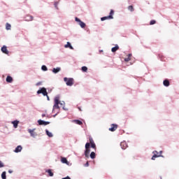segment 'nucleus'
<instances>
[{"label": "nucleus", "mask_w": 179, "mask_h": 179, "mask_svg": "<svg viewBox=\"0 0 179 179\" xmlns=\"http://www.w3.org/2000/svg\"><path fill=\"white\" fill-rule=\"evenodd\" d=\"M4 166L5 165H3V163L1 161H0V169Z\"/></svg>", "instance_id": "nucleus-37"}, {"label": "nucleus", "mask_w": 179, "mask_h": 179, "mask_svg": "<svg viewBox=\"0 0 179 179\" xmlns=\"http://www.w3.org/2000/svg\"><path fill=\"white\" fill-rule=\"evenodd\" d=\"M94 143V141H93V138L90 137V145Z\"/></svg>", "instance_id": "nucleus-32"}, {"label": "nucleus", "mask_w": 179, "mask_h": 179, "mask_svg": "<svg viewBox=\"0 0 179 179\" xmlns=\"http://www.w3.org/2000/svg\"><path fill=\"white\" fill-rule=\"evenodd\" d=\"M91 159H95L96 158V153L94 152H92L90 154Z\"/></svg>", "instance_id": "nucleus-27"}, {"label": "nucleus", "mask_w": 179, "mask_h": 179, "mask_svg": "<svg viewBox=\"0 0 179 179\" xmlns=\"http://www.w3.org/2000/svg\"><path fill=\"white\" fill-rule=\"evenodd\" d=\"M128 10H130V12H134V6H129Z\"/></svg>", "instance_id": "nucleus-29"}, {"label": "nucleus", "mask_w": 179, "mask_h": 179, "mask_svg": "<svg viewBox=\"0 0 179 179\" xmlns=\"http://www.w3.org/2000/svg\"><path fill=\"white\" fill-rule=\"evenodd\" d=\"M59 104H61V102L59 101V96H56L55 98V104L52 109L53 113H55V110H59Z\"/></svg>", "instance_id": "nucleus-1"}, {"label": "nucleus", "mask_w": 179, "mask_h": 179, "mask_svg": "<svg viewBox=\"0 0 179 179\" xmlns=\"http://www.w3.org/2000/svg\"><path fill=\"white\" fill-rule=\"evenodd\" d=\"M1 51L2 52H3V54H9V51H8V48H6V45H3L2 48H1Z\"/></svg>", "instance_id": "nucleus-7"}, {"label": "nucleus", "mask_w": 179, "mask_h": 179, "mask_svg": "<svg viewBox=\"0 0 179 179\" xmlns=\"http://www.w3.org/2000/svg\"><path fill=\"white\" fill-rule=\"evenodd\" d=\"M110 127H111L109 128V131H110L111 132H114L117 129V128H118V125L115 124H112Z\"/></svg>", "instance_id": "nucleus-5"}, {"label": "nucleus", "mask_w": 179, "mask_h": 179, "mask_svg": "<svg viewBox=\"0 0 179 179\" xmlns=\"http://www.w3.org/2000/svg\"><path fill=\"white\" fill-rule=\"evenodd\" d=\"M38 124L39 125H48V124H50V122H45L44 120H38Z\"/></svg>", "instance_id": "nucleus-6"}, {"label": "nucleus", "mask_w": 179, "mask_h": 179, "mask_svg": "<svg viewBox=\"0 0 179 179\" xmlns=\"http://www.w3.org/2000/svg\"><path fill=\"white\" fill-rule=\"evenodd\" d=\"M62 179H71V178L69 176H67L66 178H63Z\"/></svg>", "instance_id": "nucleus-40"}, {"label": "nucleus", "mask_w": 179, "mask_h": 179, "mask_svg": "<svg viewBox=\"0 0 179 179\" xmlns=\"http://www.w3.org/2000/svg\"><path fill=\"white\" fill-rule=\"evenodd\" d=\"M85 149H90V143H87L85 144Z\"/></svg>", "instance_id": "nucleus-31"}, {"label": "nucleus", "mask_w": 179, "mask_h": 179, "mask_svg": "<svg viewBox=\"0 0 179 179\" xmlns=\"http://www.w3.org/2000/svg\"><path fill=\"white\" fill-rule=\"evenodd\" d=\"M90 154V148L85 149V157L89 159V155Z\"/></svg>", "instance_id": "nucleus-11"}, {"label": "nucleus", "mask_w": 179, "mask_h": 179, "mask_svg": "<svg viewBox=\"0 0 179 179\" xmlns=\"http://www.w3.org/2000/svg\"><path fill=\"white\" fill-rule=\"evenodd\" d=\"M65 48H69L70 50H73V47L71 45V43L67 42L66 45H64Z\"/></svg>", "instance_id": "nucleus-16"}, {"label": "nucleus", "mask_w": 179, "mask_h": 179, "mask_svg": "<svg viewBox=\"0 0 179 179\" xmlns=\"http://www.w3.org/2000/svg\"><path fill=\"white\" fill-rule=\"evenodd\" d=\"M59 71H61V68H59V67H57V68H54L53 69H52V72H53V73H58V72H59Z\"/></svg>", "instance_id": "nucleus-20"}, {"label": "nucleus", "mask_w": 179, "mask_h": 179, "mask_svg": "<svg viewBox=\"0 0 179 179\" xmlns=\"http://www.w3.org/2000/svg\"><path fill=\"white\" fill-rule=\"evenodd\" d=\"M108 19H114V17H113V16H106V17H101V20L102 21V22H104V20H108Z\"/></svg>", "instance_id": "nucleus-10"}, {"label": "nucleus", "mask_w": 179, "mask_h": 179, "mask_svg": "<svg viewBox=\"0 0 179 179\" xmlns=\"http://www.w3.org/2000/svg\"><path fill=\"white\" fill-rule=\"evenodd\" d=\"M76 22H77L79 24V26H80V27H82V29H85L86 27V24L83 22H82V20H80V19L78 18V17H76L75 18Z\"/></svg>", "instance_id": "nucleus-3"}, {"label": "nucleus", "mask_w": 179, "mask_h": 179, "mask_svg": "<svg viewBox=\"0 0 179 179\" xmlns=\"http://www.w3.org/2000/svg\"><path fill=\"white\" fill-rule=\"evenodd\" d=\"M163 85L164 86L168 87V86H170V81H169V80H164L163 82Z\"/></svg>", "instance_id": "nucleus-17"}, {"label": "nucleus", "mask_w": 179, "mask_h": 179, "mask_svg": "<svg viewBox=\"0 0 179 179\" xmlns=\"http://www.w3.org/2000/svg\"><path fill=\"white\" fill-rule=\"evenodd\" d=\"M153 155H154L152 157V160H155L156 157H160V155H159V152H157V151H154Z\"/></svg>", "instance_id": "nucleus-8"}, {"label": "nucleus", "mask_w": 179, "mask_h": 179, "mask_svg": "<svg viewBox=\"0 0 179 179\" xmlns=\"http://www.w3.org/2000/svg\"><path fill=\"white\" fill-rule=\"evenodd\" d=\"M118 50H120V46L116 45L115 47L112 48L111 51L112 52H115L116 51H118Z\"/></svg>", "instance_id": "nucleus-13"}, {"label": "nucleus", "mask_w": 179, "mask_h": 179, "mask_svg": "<svg viewBox=\"0 0 179 179\" xmlns=\"http://www.w3.org/2000/svg\"><path fill=\"white\" fill-rule=\"evenodd\" d=\"M91 148H92V149H96V143H92L91 144Z\"/></svg>", "instance_id": "nucleus-35"}, {"label": "nucleus", "mask_w": 179, "mask_h": 179, "mask_svg": "<svg viewBox=\"0 0 179 179\" xmlns=\"http://www.w3.org/2000/svg\"><path fill=\"white\" fill-rule=\"evenodd\" d=\"M38 94H43V96H48L47 89L42 87L41 90L37 91Z\"/></svg>", "instance_id": "nucleus-4"}, {"label": "nucleus", "mask_w": 179, "mask_h": 179, "mask_svg": "<svg viewBox=\"0 0 179 179\" xmlns=\"http://www.w3.org/2000/svg\"><path fill=\"white\" fill-rule=\"evenodd\" d=\"M46 173H48L50 177H52L54 176V173H52V171L51 169H48V171H46Z\"/></svg>", "instance_id": "nucleus-21"}, {"label": "nucleus", "mask_w": 179, "mask_h": 179, "mask_svg": "<svg viewBox=\"0 0 179 179\" xmlns=\"http://www.w3.org/2000/svg\"><path fill=\"white\" fill-rule=\"evenodd\" d=\"M1 178H2V179H6V171H3V172L1 173Z\"/></svg>", "instance_id": "nucleus-28"}, {"label": "nucleus", "mask_w": 179, "mask_h": 179, "mask_svg": "<svg viewBox=\"0 0 179 179\" xmlns=\"http://www.w3.org/2000/svg\"><path fill=\"white\" fill-rule=\"evenodd\" d=\"M34 17L31 15H27L25 17L26 22H31L33 20Z\"/></svg>", "instance_id": "nucleus-9"}, {"label": "nucleus", "mask_w": 179, "mask_h": 179, "mask_svg": "<svg viewBox=\"0 0 179 179\" xmlns=\"http://www.w3.org/2000/svg\"><path fill=\"white\" fill-rule=\"evenodd\" d=\"M6 82L8 83H12V82H13V78L11 76H8L6 78Z\"/></svg>", "instance_id": "nucleus-14"}, {"label": "nucleus", "mask_w": 179, "mask_h": 179, "mask_svg": "<svg viewBox=\"0 0 179 179\" xmlns=\"http://www.w3.org/2000/svg\"><path fill=\"white\" fill-rule=\"evenodd\" d=\"M12 124H13L14 128H17V125H19V121L18 120L13 121Z\"/></svg>", "instance_id": "nucleus-18"}, {"label": "nucleus", "mask_w": 179, "mask_h": 179, "mask_svg": "<svg viewBox=\"0 0 179 179\" xmlns=\"http://www.w3.org/2000/svg\"><path fill=\"white\" fill-rule=\"evenodd\" d=\"M74 122H76V124H77L78 125H83V122H82V121L80 120H74Z\"/></svg>", "instance_id": "nucleus-25"}, {"label": "nucleus", "mask_w": 179, "mask_h": 179, "mask_svg": "<svg viewBox=\"0 0 179 179\" xmlns=\"http://www.w3.org/2000/svg\"><path fill=\"white\" fill-rule=\"evenodd\" d=\"M47 97H48V100H50V97L48 96V95L47 96Z\"/></svg>", "instance_id": "nucleus-43"}, {"label": "nucleus", "mask_w": 179, "mask_h": 179, "mask_svg": "<svg viewBox=\"0 0 179 179\" xmlns=\"http://www.w3.org/2000/svg\"><path fill=\"white\" fill-rule=\"evenodd\" d=\"M41 69H42V71H48L47 66H44V65L42 66Z\"/></svg>", "instance_id": "nucleus-34"}, {"label": "nucleus", "mask_w": 179, "mask_h": 179, "mask_svg": "<svg viewBox=\"0 0 179 179\" xmlns=\"http://www.w3.org/2000/svg\"><path fill=\"white\" fill-rule=\"evenodd\" d=\"M29 134H31V136H36V133H34V130L29 129Z\"/></svg>", "instance_id": "nucleus-26"}, {"label": "nucleus", "mask_w": 179, "mask_h": 179, "mask_svg": "<svg viewBox=\"0 0 179 179\" xmlns=\"http://www.w3.org/2000/svg\"><path fill=\"white\" fill-rule=\"evenodd\" d=\"M160 153H162V151H160Z\"/></svg>", "instance_id": "nucleus-44"}, {"label": "nucleus", "mask_w": 179, "mask_h": 179, "mask_svg": "<svg viewBox=\"0 0 179 179\" xmlns=\"http://www.w3.org/2000/svg\"><path fill=\"white\" fill-rule=\"evenodd\" d=\"M8 173H9L10 174H12V173H13V171L12 170H9V171H8Z\"/></svg>", "instance_id": "nucleus-41"}, {"label": "nucleus", "mask_w": 179, "mask_h": 179, "mask_svg": "<svg viewBox=\"0 0 179 179\" xmlns=\"http://www.w3.org/2000/svg\"><path fill=\"white\" fill-rule=\"evenodd\" d=\"M114 15V10H110V15L108 16H113Z\"/></svg>", "instance_id": "nucleus-36"}, {"label": "nucleus", "mask_w": 179, "mask_h": 179, "mask_svg": "<svg viewBox=\"0 0 179 179\" xmlns=\"http://www.w3.org/2000/svg\"><path fill=\"white\" fill-rule=\"evenodd\" d=\"M61 162H62V163H64L66 164H68V159H66V158H65V157H62Z\"/></svg>", "instance_id": "nucleus-23"}, {"label": "nucleus", "mask_w": 179, "mask_h": 179, "mask_svg": "<svg viewBox=\"0 0 179 179\" xmlns=\"http://www.w3.org/2000/svg\"><path fill=\"white\" fill-rule=\"evenodd\" d=\"M22 149L23 148L21 147V145H18L17 146L14 152H15V153H19V152H22Z\"/></svg>", "instance_id": "nucleus-15"}, {"label": "nucleus", "mask_w": 179, "mask_h": 179, "mask_svg": "<svg viewBox=\"0 0 179 179\" xmlns=\"http://www.w3.org/2000/svg\"><path fill=\"white\" fill-rule=\"evenodd\" d=\"M46 135L49 136V138H52L53 135L52 133L50 132L48 129L45 130Z\"/></svg>", "instance_id": "nucleus-22"}, {"label": "nucleus", "mask_w": 179, "mask_h": 179, "mask_svg": "<svg viewBox=\"0 0 179 179\" xmlns=\"http://www.w3.org/2000/svg\"><path fill=\"white\" fill-rule=\"evenodd\" d=\"M120 146L122 148V149L125 150L127 148H128V145H127L126 142H122L120 143Z\"/></svg>", "instance_id": "nucleus-12"}, {"label": "nucleus", "mask_w": 179, "mask_h": 179, "mask_svg": "<svg viewBox=\"0 0 179 179\" xmlns=\"http://www.w3.org/2000/svg\"><path fill=\"white\" fill-rule=\"evenodd\" d=\"M131 57H132V54H129L127 55V57L124 58L125 62H129V60L131 59Z\"/></svg>", "instance_id": "nucleus-19"}, {"label": "nucleus", "mask_w": 179, "mask_h": 179, "mask_svg": "<svg viewBox=\"0 0 179 179\" xmlns=\"http://www.w3.org/2000/svg\"><path fill=\"white\" fill-rule=\"evenodd\" d=\"M42 117H45V114H42Z\"/></svg>", "instance_id": "nucleus-42"}, {"label": "nucleus", "mask_w": 179, "mask_h": 179, "mask_svg": "<svg viewBox=\"0 0 179 179\" xmlns=\"http://www.w3.org/2000/svg\"><path fill=\"white\" fill-rule=\"evenodd\" d=\"M42 84L41 82H38L36 84V86H41V85Z\"/></svg>", "instance_id": "nucleus-38"}, {"label": "nucleus", "mask_w": 179, "mask_h": 179, "mask_svg": "<svg viewBox=\"0 0 179 179\" xmlns=\"http://www.w3.org/2000/svg\"><path fill=\"white\" fill-rule=\"evenodd\" d=\"M81 71H83V72H87V68L86 66H83Z\"/></svg>", "instance_id": "nucleus-30"}, {"label": "nucleus", "mask_w": 179, "mask_h": 179, "mask_svg": "<svg viewBox=\"0 0 179 179\" xmlns=\"http://www.w3.org/2000/svg\"><path fill=\"white\" fill-rule=\"evenodd\" d=\"M11 27H12V26L10 25V24H9V23L6 24V30H10Z\"/></svg>", "instance_id": "nucleus-24"}, {"label": "nucleus", "mask_w": 179, "mask_h": 179, "mask_svg": "<svg viewBox=\"0 0 179 179\" xmlns=\"http://www.w3.org/2000/svg\"><path fill=\"white\" fill-rule=\"evenodd\" d=\"M150 25H152V24H156V20H152L150 22Z\"/></svg>", "instance_id": "nucleus-33"}, {"label": "nucleus", "mask_w": 179, "mask_h": 179, "mask_svg": "<svg viewBox=\"0 0 179 179\" xmlns=\"http://www.w3.org/2000/svg\"><path fill=\"white\" fill-rule=\"evenodd\" d=\"M64 80L66 82L67 86H73V78H68L65 77Z\"/></svg>", "instance_id": "nucleus-2"}, {"label": "nucleus", "mask_w": 179, "mask_h": 179, "mask_svg": "<svg viewBox=\"0 0 179 179\" xmlns=\"http://www.w3.org/2000/svg\"><path fill=\"white\" fill-rule=\"evenodd\" d=\"M85 167H89V162H87V163L85 164Z\"/></svg>", "instance_id": "nucleus-39"}]
</instances>
